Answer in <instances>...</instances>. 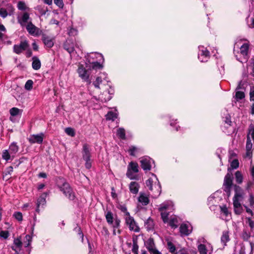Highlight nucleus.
<instances>
[{
  "label": "nucleus",
  "mask_w": 254,
  "mask_h": 254,
  "mask_svg": "<svg viewBox=\"0 0 254 254\" xmlns=\"http://www.w3.org/2000/svg\"><path fill=\"white\" fill-rule=\"evenodd\" d=\"M1 157L6 162L12 161L14 158V157H12L11 153L7 149L2 151Z\"/></svg>",
  "instance_id": "31"
},
{
  "label": "nucleus",
  "mask_w": 254,
  "mask_h": 254,
  "mask_svg": "<svg viewBox=\"0 0 254 254\" xmlns=\"http://www.w3.org/2000/svg\"><path fill=\"white\" fill-rule=\"evenodd\" d=\"M83 158L84 160H89L90 158V154L89 146L87 144H84L82 151Z\"/></svg>",
  "instance_id": "30"
},
{
  "label": "nucleus",
  "mask_w": 254,
  "mask_h": 254,
  "mask_svg": "<svg viewBox=\"0 0 254 254\" xmlns=\"http://www.w3.org/2000/svg\"><path fill=\"white\" fill-rule=\"evenodd\" d=\"M139 188V184L136 182H131L129 185V191L134 194H136L138 192Z\"/></svg>",
  "instance_id": "25"
},
{
  "label": "nucleus",
  "mask_w": 254,
  "mask_h": 254,
  "mask_svg": "<svg viewBox=\"0 0 254 254\" xmlns=\"http://www.w3.org/2000/svg\"><path fill=\"white\" fill-rule=\"evenodd\" d=\"M88 69H86L83 64H79L77 72L78 74L79 77H80L83 81H86L88 83L89 86L88 88L89 91H90L92 88V85H90L91 80L89 79L90 74L88 72Z\"/></svg>",
  "instance_id": "7"
},
{
  "label": "nucleus",
  "mask_w": 254,
  "mask_h": 254,
  "mask_svg": "<svg viewBox=\"0 0 254 254\" xmlns=\"http://www.w3.org/2000/svg\"><path fill=\"white\" fill-rule=\"evenodd\" d=\"M8 14V13L7 12V11L6 10V9L4 8H0V16L2 18H5Z\"/></svg>",
  "instance_id": "54"
},
{
  "label": "nucleus",
  "mask_w": 254,
  "mask_h": 254,
  "mask_svg": "<svg viewBox=\"0 0 254 254\" xmlns=\"http://www.w3.org/2000/svg\"><path fill=\"white\" fill-rule=\"evenodd\" d=\"M65 133L70 136H74L75 135V131L71 127H67L65 129Z\"/></svg>",
  "instance_id": "51"
},
{
  "label": "nucleus",
  "mask_w": 254,
  "mask_h": 254,
  "mask_svg": "<svg viewBox=\"0 0 254 254\" xmlns=\"http://www.w3.org/2000/svg\"><path fill=\"white\" fill-rule=\"evenodd\" d=\"M236 181L238 184H241L243 182V177L239 171H237L235 173Z\"/></svg>",
  "instance_id": "44"
},
{
  "label": "nucleus",
  "mask_w": 254,
  "mask_h": 254,
  "mask_svg": "<svg viewBox=\"0 0 254 254\" xmlns=\"http://www.w3.org/2000/svg\"><path fill=\"white\" fill-rule=\"evenodd\" d=\"M17 8L20 10H28L29 7L26 5L25 2L23 1H19L17 3Z\"/></svg>",
  "instance_id": "41"
},
{
  "label": "nucleus",
  "mask_w": 254,
  "mask_h": 254,
  "mask_svg": "<svg viewBox=\"0 0 254 254\" xmlns=\"http://www.w3.org/2000/svg\"><path fill=\"white\" fill-rule=\"evenodd\" d=\"M230 241L229 232L228 231H225L223 232L222 235L221 237V242L223 244V246L226 245L227 242Z\"/></svg>",
  "instance_id": "33"
},
{
  "label": "nucleus",
  "mask_w": 254,
  "mask_h": 254,
  "mask_svg": "<svg viewBox=\"0 0 254 254\" xmlns=\"http://www.w3.org/2000/svg\"><path fill=\"white\" fill-rule=\"evenodd\" d=\"M106 218L107 222L111 224L113 223V217L112 212L109 211L106 214Z\"/></svg>",
  "instance_id": "48"
},
{
  "label": "nucleus",
  "mask_w": 254,
  "mask_h": 254,
  "mask_svg": "<svg viewBox=\"0 0 254 254\" xmlns=\"http://www.w3.org/2000/svg\"><path fill=\"white\" fill-rule=\"evenodd\" d=\"M32 237L29 235H27L25 237V241L24 242L25 244V247H27L29 246L32 242Z\"/></svg>",
  "instance_id": "49"
},
{
  "label": "nucleus",
  "mask_w": 254,
  "mask_h": 254,
  "mask_svg": "<svg viewBox=\"0 0 254 254\" xmlns=\"http://www.w3.org/2000/svg\"><path fill=\"white\" fill-rule=\"evenodd\" d=\"M235 195L234 198L242 200L245 195L243 190L239 186L235 185L234 186Z\"/></svg>",
  "instance_id": "24"
},
{
  "label": "nucleus",
  "mask_w": 254,
  "mask_h": 254,
  "mask_svg": "<svg viewBox=\"0 0 254 254\" xmlns=\"http://www.w3.org/2000/svg\"><path fill=\"white\" fill-rule=\"evenodd\" d=\"M146 248L151 254H162L154 246V243L152 239H150L146 243Z\"/></svg>",
  "instance_id": "20"
},
{
  "label": "nucleus",
  "mask_w": 254,
  "mask_h": 254,
  "mask_svg": "<svg viewBox=\"0 0 254 254\" xmlns=\"http://www.w3.org/2000/svg\"><path fill=\"white\" fill-rule=\"evenodd\" d=\"M173 209V204L171 201L165 202L160 205L159 210L164 223L168 222V215L170 211Z\"/></svg>",
  "instance_id": "5"
},
{
  "label": "nucleus",
  "mask_w": 254,
  "mask_h": 254,
  "mask_svg": "<svg viewBox=\"0 0 254 254\" xmlns=\"http://www.w3.org/2000/svg\"><path fill=\"white\" fill-rule=\"evenodd\" d=\"M240 49V53L242 55L243 59L241 60L237 59L241 63L246 62L248 59V52L249 49V44L248 42H246L243 40H240L236 42L234 45V51L235 52L237 50Z\"/></svg>",
  "instance_id": "3"
},
{
  "label": "nucleus",
  "mask_w": 254,
  "mask_h": 254,
  "mask_svg": "<svg viewBox=\"0 0 254 254\" xmlns=\"http://www.w3.org/2000/svg\"><path fill=\"white\" fill-rule=\"evenodd\" d=\"M0 236L6 239L9 236V233L7 231H2L0 232Z\"/></svg>",
  "instance_id": "60"
},
{
  "label": "nucleus",
  "mask_w": 254,
  "mask_h": 254,
  "mask_svg": "<svg viewBox=\"0 0 254 254\" xmlns=\"http://www.w3.org/2000/svg\"><path fill=\"white\" fill-rule=\"evenodd\" d=\"M43 41L44 44L48 48H51L54 45V41L52 39L48 37H43Z\"/></svg>",
  "instance_id": "38"
},
{
  "label": "nucleus",
  "mask_w": 254,
  "mask_h": 254,
  "mask_svg": "<svg viewBox=\"0 0 254 254\" xmlns=\"http://www.w3.org/2000/svg\"><path fill=\"white\" fill-rule=\"evenodd\" d=\"M103 56L99 53H91L87 54L85 56V65L88 69H100L103 67L100 64L103 62Z\"/></svg>",
  "instance_id": "1"
},
{
  "label": "nucleus",
  "mask_w": 254,
  "mask_h": 254,
  "mask_svg": "<svg viewBox=\"0 0 254 254\" xmlns=\"http://www.w3.org/2000/svg\"><path fill=\"white\" fill-rule=\"evenodd\" d=\"M140 162L143 170L149 171L154 161L149 157H144L140 159Z\"/></svg>",
  "instance_id": "13"
},
{
  "label": "nucleus",
  "mask_w": 254,
  "mask_h": 254,
  "mask_svg": "<svg viewBox=\"0 0 254 254\" xmlns=\"http://www.w3.org/2000/svg\"><path fill=\"white\" fill-rule=\"evenodd\" d=\"M10 114L12 116H15L21 113V111L20 109L17 108H12L9 111Z\"/></svg>",
  "instance_id": "46"
},
{
  "label": "nucleus",
  "mask_w": 254,
  "mask_h": 254,
  "mask_svg": "<svg viewBox=\"0 0 254 254\" xmlns=\"http://www.w3.org/2000/svg\"><path fill=\"white\" fill-rule=\"evenodd\" d=\"M14 9L13 6L11 4L8 3L6 4V10L7 11L9 15H11L13 13Z\"/></svg>",
  "instance_id": "55"
},
{
  "label": "nucleus",
  "mask_w": 254,
  "mask_h": 254,
  "mask_svg": "<svg viewBox=\"0 0 254 254\" xmlns=\"http://www.w3.org/2000/svg\"><path fill=\"white\" fill-rule=\"evenodd\" d=\"M13 168L12 166H9L7 167L4 172V176H6L7 175H10L11 173L13 172Z\"/></svg>",
  "instance_id": "61"
},
{
  "label": "nucleus",
  "mask_w": 254,
  "mask_h": 254,
  "mask_svg": "<svg viewBox=\"0 0 254 254\" xmlns=\"http://www.w3.org/2000/svg\"><path fill=\"white\" fill-rule=\"evenodd\" d=\"M166 241L169 251L172 254H176V249L173 239L171 237H167L166 238Z\"/></svg>",
  "instance_id": "21"
},
{
  "label": "nucleus",
  "mask_w": 254,
  "mask_h": 254,
  "mask_svg": "<svg viewBox=\"0 0 254 254\" xmlns=\"http://www.w3.org/2000/svg\"><path fill=\"white\" fill-rule=\"evenodd\" d=\"M32 67L35 70H38L41 67V62L38 58L36 57H34L32 58Z\"/></svg>",
  "instance_id": "35"
},
{
  "label": "nucleus",
  "mask_w": 254,
  "mask_h": 254,
  "mask_svg": "<svg viewBox=\"0 0 254 254\" xmlns=\"http://www.w3.org/2000/svg\"><path fill=\"white\" fill-rule=\"evenodd\" d=\"M138 201L143 205H146L149 203V200L148 196L144 193H140L138 198Z\"/></svg>",
  "instance_id": "32"
},
{
  "label": "nucleus",
  "mask_w": 254,
  "mask_h": 254,
  "mask_svg": "<svg viewBox=\"0 0 254 254\" xmlns=\"http://www.w3.org/2000/svg\"><path fill=\"white\" fill-rule=\"evenodd\" d=\"M245 97V94L243 91H237L234 97L235 102L239 101Z\"/></svg>",
  "instance_id": "39"
},
{
  "label": "nucleus",
  "mask_w": 254,
  "mask_h": 254,
  "mask_svg": "<svg viewBox=\"0 0 254 254\" xmlns=\"http://www.w3.org/2000/svg\"><path fill=\"white\" fill-rule=\"evenodd\" d=\"M110 92L111 91H109L108 92H104V94H105V97H104V94H103L99 97V100H100L102 102H106L108 101H109L112 98L111 96V93Z\"/></svg>",
  "instance_id": "34"
},
{
  "label": "nucleus",
  "mask_w": 254,
  "mask_h": 254,
  "mask_svg": "<svg viewBox=\"0 0 254 254\" xmlns=\"http://www.w3.org/2000/svg\"><path fill=\"white\" fill-rule=\"evenodd\" d=\"M117 135L121 139L125 138V131L123 128H119L117 129Z\"/></svg>",
  "instance_id": "45"
},
{
  "label": "nucleus",
  "mask_w": 254,
  "mask_h": 254,
  "mask_svg": "<svg viewBox=\"0 0 254 254\" xmlns=\"http://www.w3.org/2000/svg\"><path fill=\"white\" fill-rule=\"evenodd\" d=\"M241 200V199L233 198V205L234 208L241 207V204L240 203Z\"/></svg>",
  "instance_id": "58"
},
{
  "label": "nucleus",
  "mask_w": 254,
  "mask_h": 254,
  "mask_svg": "<svg viewBox=\"0 0 254 254\" xmlns=\"http://www.w3.org/2000/svg\"><path fill=\"white\" fill-rule=\"evenodd\" d=\"M13 217L18 221H22L23 216L22 213L20 212H16L13 214Z\"/></svg>",
  "instance_id": "52"
},
{
  "label": "nucleus",
  "mask_w": 254,
  "mask_h": 254,
  "mask_svg": "<svg viewBox=\"0 0 254 254\" xmlns=\"http://www.w3.org/2000/svg\"><path fill=\"white\" fill-rule=\"evenodd\" d=\"M138 249V246L137 245L136 243L133 242L132 248V252L134 254H138L137 251Z\"/></svg>",
  "instance_id": "62"
},
{
  "label": "nucleus",
  "mask_w": 254,
  "mask_h": 254,
  "mask_svg": "<svg viewBox=\"0 0 254 254\" xmlns=\"http://www.w3.org/2000/svg\"><path fill=\"white\" fill-rule=\"evenodd\" d=\"M47 194L45 193L42 194L38 198L37 202V208L36 211L39 212L40 211V207H43L46 203V198Z\"/></svg>",
  "instance_id": "23"
},
{
  "label": "nucleus",
  "mask_w": 254,
  "mask_h": 254,
  "mask_svg": "<svg viewBox=\"0 0 254 254\" xmlns=\"http://www.w3.org/2000/svg\"><path fill=\"white\" fill-rule=\"evenodd\" d=\"M250 101H254V87H251L250 92Z\"/></svg>",
  "instance_id": "64"
},
{
  "label": "nucleus",
  "mask_w": 254,
  "mask_h": 254,
  "mask_svg": "<svg viewBox=\"0 0 254 254\" xmlns=\"http://www.w3.org/2000/svg\"><path fill=\"white\" fill-rule=\"evenodd\" d=\"M8 151H9L12 157H15L16 156V154L17 153L19 150V147L17 145L16 143L15 142H13L9 146L8 149H7Z\"/></svg>",
  "instance_id": "27"
},
{
  "label": "nucleus",
  "mask_w": 254,
  "mask_h": 254,
  "mask_svg": "<svg viewBox=\"0 0 254 254\" xmlns=\"http://www.w3.org/2000/svg\"><path fill=\"white\" fill-rule=\"evenodd\" d=\"M6 32V29L4 26L0 24V39L3 40L5 37Z\"/></svg>",
  "instance_id": "47"
},
{
  "label": "nucleus",
  "mask_w": 254,
  "mask_h": 254,
  "mask_svg": "<svg viewBox=\"0 0 254 254\" xmlns=\"http://www.w3.org/2000/svg\"><path fill=\"white\" fill-rule=\"evenodd\" d=\"M239 162L237 159H234L231 162V167L228 168V171L230 173L231 170L232 169H236L239 167Z\"/></svg>",
  "instance_id": "40"
},
{
  "label": "nucleus",
  "mask_w": 254,
  "mask_h": 254,
  "mask_svg": "<svg viewBox=\"0 0 254 254\" xmlns=\"http://www.w3.org/2000/svg\"><path fill=\"white\" fill-rule=\"evenodd\" d=\"M54 3L59 8H63L64 6L63 0H54Z\"/></svg>",
  "instance_id": "57"
},
{
  "label": "nucleus",
  "mask_w": 254,
  "mask_h": 254,
  "mask_svg": "<svg viewBox=\"0 0 254 254\" xmlns=\"http://www.w3.org/2000/svg\"><path fill=\"white\" fill-rule=\"evenodd\" d=\"M36 9H37L42 15H45L46 12L48 11L47 8H44L41 5H38L36 7Z\"/></svg>",
  "instance_id": "56"
},
{
  "label": "nucleus",
  "mask_w": 254,
  "mask_h": 254,
  "mask_svg": "<svg viewBox=\"0 0 254 254\" xmlns=\"http://www.w3.org/2000/svg\"><path fill=\"white\" fill-rule=\"evenodd\" d=\"M26 28L30 34L33 36H38L39 35V29L33 24L31 21H30L26 25Z\"/></svg>",
  "instance_id": "16"
},
{
  "label": "nucleus",
  "mask_w": 254,
  "mask_h": 254,
  "mask_svg": "<svg viewBox=\"0 0 254 254\" xmlns=\"http://www.w3.org/2000/svg\"><path fill=\"white\" fill-rule=\"evenodd\" d=\"M33 82L32 80H28L25 84V88L27 90H31L32 88Z\"/></svg>",
  "instance_id": "50"
},
{
  "label": "nucleus",
  "mask_w": 254,
  "mask_h": 254,
  "mask_svg": "<svg viewBox=\"0 0 254 254\" xmlns=\"http://www.w3.org/2000/svg\"><path fill=\"white\" fill-rule=\"evenodd\" d=\"M139 172V166L137 163L130 162L128 166L126 175L130 180L137 179V175L135 174Z\"/></svg>",
  "instance_id": "8"
},
{
  "label": "nucleus",
  "mask_w": 254,
  "mask_h": 254,
  "mask_svg": "<svg viewBox=\"0 0 254 254\" xmlns=\"http://www.w3.org/2000/svg\"><path fill=\"white\" fill-rule=\"evenodd\" d=\"M232 185V174L228 172L225 177L223 184V190L227 193L230 195V189Z\"/></svg>",
  "instance_id": "11"
},
{
  "label": "nucleus",
  "mask_w": 254,
  "mask_h": 254,
  "mask_svg": "<svg viewBox=\"0 0 254 254\" xmlns=\"http://www.w3.org/2000/svg\"><path fill=\"white\" fill-rule=\"evenodd\" d=\"M192 228H189V225L186 224H183L180 227V231L181 234L188 236L191 232Z\"/></svg>",
  "instance_id": "28"
},
{
  "label": "nucleus",
  "mask_w": 254,
  "mask_h": 254,
  "mask_svg": "<svg viewBox=\"0 0 254 254\" xmlns=\"http://www.w3.org/2000/svg\"><path fill=\"white\" fill-rule=\"evenodd\" d=\"M68 35L69 36H75L77 34V31L74 28H70L68 31Z\"/></svg>",
  "instance_id": "63"
},
{
  "label": "nucleus",
  "mask_w": 254,
  "mask_h": 254,
  "mask_svg": "<svg viewBox=\"0 0 254 254\" xmlns=\"http://www.w3.org/2000/svg\"><path fill=\"white\" fill-rule=\"evenodd\" d=\"M251 138H252L254 142V126L253 125H251L249 127V132L247 135L246 143V156L249 158H251L252 156L253 143L251 142Z\"/></svg>",
  "instance_id": "6"
},
{
  "label": "nucleus",
  "mask_w": 254,
  "mask_h": 254,
  "mask_svg": "<svg viewBox=\"0 0 254 254\" xmlns=\"http://www.w3.org/2000/svg\"><path fill=\"white\" fill-rule=\"evenodd\" d=\"M22 243L20 238H17L14 240L13 245L11 246L12 250L15 251L16 254H18L21 250Z\"/></svg>",
  "instance_id": "19"
},
{
  "label": "nucleus",
  "mask_w": 254,
  "mask_h": 254,
  "mask_svg": "<svg viewBox=\"0 0 254 254\" xmlns=\"http://www.w3.org/2000/svg\"><path fill=\"white\" fill-rule=\"evenodd\" d=\"M137 148L134 146H130L128 150V152L129 153L130 155L134 156L135 155V152L137 151Z\"/></svg>",
  "instance_id": "59"
},
{
  "label": "nucleus",
  "mask_w": 254,
  "mask_h": 254,
  "mask_svg": "<svg viewBox=\"0 0 254 254\" xmlns=\"http://www.w3.org/2000/svg\"><path fill=\"white\" fill-rule=\"evenodd\" d=\"M169 223V225L172 228H176L178 226V221L176 216H173L171 217L169 221L168 222Z\"/></svg>",
  "instance_id": "37"
},
{
  "label": "nucleus",
  "mask_w": 254,
  "mask_h": 254,
  "mask_svg": "<svg viewBox=\"0 0 254 254\" xmlns=\"http://www.w3.org/2000/svg\"><path fill=\"white\" fill-rule=\"evenodd\" d=\"M117 118V114L112 111L109 112L106 115L107 120L114 121Z\"/></svg>",
  "instance_id": "43"
},
{
  "label": "nucleus",
  "mask_w": 254,
  "mask_h": 254,
  "mask_svg": "<svg viewBox=\"0 0 254 254\" xmlns=\"http://www.w3.org/2000/svg\"><path fill=\"white\" fill-rule=\"evenodd\" d=\"M246 223L248 224L252 231L254 230V219L252 217L246 218Z\"/></svg>",
  "instance_id": "42"
},
{
  "label": "nucleus",
  "mask_w": 254,
  "mask_h": 254,
  "mask_svg": "<svg viewBox=\"0 0 254 254\" xmlns=\"http://www.w3.org/2000/svg\"><path fill=\"white\" fill-rule=\"evenodd\" d=\"M154 223L153 220L151 218H148L145 222V227L148 231L153 229Z\"/></svg>",
  "instance_id": "36"
},
{
  "label": "nucleus",
  "mask_w": 254,
  "mask_h": 254,
  "mask_svg": "<svg viewBox=\"0 0 254 254\" xmlns=\"http://www.w3.org/2000/svg\"><path fill=\"white\" fill-rule=\"evenodd\" d=\"M28 47V44L26 42H22L19 45H15L13 47L14 52L19 54L22 51L25 50Z\"/></svg>",
  "instance_id": "22"
},
{
  "label": "nucleus",
  "mask_w": 254,
  "mask_h": 254,
  "mask_svg": "<svg viewBox=\"0 0 254 254\" xmlns=\"http://www.w3.org/2000/svg\"><path fill=\"white\" fill-rule=\"evenodd\" d=\"M124 218L126 224L128 227L130 231H132L135 232H138L139 231V227L135 221L134 218L130 215L129 213H127V216Z\"/></svg>",
  "instance_id": "10"
},
{
  "label": "nucleus",
  "mask_w": 254,
  "mask_h": 254,
  "mask_svg": "<svg viewBox=\"0 0 254 254\" xmlns=\"http://www.w3.org/2000/svg\"><path fill=\"white\" fill-rule=\"evenodd\" d=\"M219 192L216 191L211 195L208 198V202L210 205H215L219 203L221 197L219 196Z\"/></svg>",
  "instance_id": "18"
},
{
  "label": "nucleus",
  "mask_w": 254,
  "mask_h": 254,
  "mask_svg": "<svg viewBox=\"0 0 254 254\" xmlns=\"http://www.w3.org/2000/svg\"><path fill=\"white\" fill-rule=\"evenodd\" d=\"M197 250L200 254H211L213 252L212 246L209 243H207V244L198 245Z\"/></svg>",
  "instance_id": "14"
},
{
  "label": "nucleus",
  "mask_w": 254,
  "mask_h": 254,
  "mask_svg": "<svg viewBox=\"0 0 254 254\" xmlns=\"http://www.w3.org/2000/svg\"><path fill=\"white\" fill-rule=\"evenodd\" d=\"M58 185L61 190L70 200H73L75 198L74 193L69 185L64 181L63 178H59L58 181Z\"/></svg>",
  "instance_id": "4"
},
{
  "label": "nucleus",
  "mask_w": 254,
  "mask_h": 254,
  "mask_svg": "<svg viewBox=\"0 0 254 254\" xmlns=\"http://www.w3.org/2000/svg\"><path fill=\"white\" fill-rule=\"evenodd\" d=\"M152 177L146 182V185L149 189L152 191L154 197L159 196L161 191V188L158 178L154 174H151Z\"/></svg>",
  "instance_id": "2"
},
{
  "label": "nucleus",
  "mask_w": 254,
  "mask_h": 254,
  "mask_svg": "<svg viewBox=\"0 0 254 254\" xmlns=\"http://www.w3.org/2000/svg\"><path fill=\"white\" fill-rule=\"evenodd\" d=\"M207 243H208L206 241V240L203 237H199L198 240H197V245H204L207 244Z\"/></svg>",
  "instance_id": "53"
},
{
  "label": "nucleus",
  "mask_w": 254,
  "mask_h": 254,
  "mask_svg": "<svg viewBox=\"0 0 254 254\" xmlns=\"http://www.w3.org/2000/svg\"><path fill=\"white\" fill-rule=\"evenodd\" d=\"M220 208L221 216L223 219L227 220V217H230V213L227 207L225 205L219 206Z\"/></svg>",
  "instance_id": "29"
},
{
  "label": "nucleus",
  "mask_w": 254,
  "mask_h": 254,
  "mask_svg": "<svg viewBox=\"0 0 254 254\" xmlns=\"http://www.w3.org/2000/svg\"><path fill=\"white\" fill-rule=\"evenodd\" d=\"M64 49L69 54L72 53L74 50V44L70 40H67L64 45Z\"/></svg>",
  "instance_id": "26"
},
{
  "label": "nucleus",
  "mask_w": 254,
  "mask_h": 254,
  "mask_svg": "<svg viewBox=\"0 0 254 254\" xmlns=\"http://www.w3.org/2000/svg\"><path fill=\"white\" fill-rule=\"evenodd\" d=\"M17 21L21 26H26L28 22L31 21L29 14L27 12L23 13L21 15L18 16Z\"/></svg>",
  "instance_id": "15"
},
{
  "label": "nucleus",
  "mask_w": 254,
  "mask_h": 254,
  "mask_svg": "<svg viewBox=\"0 0 254 254\" xmlns=\"http://www.w3.org/2000/svg\"><path fill=\"white\" fill-rule=\"evenodd\" d=\"M103 82H106L107 85L111 88L110 82L109 81L107 74L105 72L101 73L97 77L95 81H93V85L96 89H99V85Z\"/></svg>",
  "instance_id": "9"
},
{
  "label": "nucleus",
  "mask_w": 254,
  "mask_h": 254,
  "mask_svg": "<svg viewBox=\"0 0 254 254\" xmlns=\"http://www.w3.org/2000/svg\"><path fill=\"white\" fill-rule=\"evenodd\" d=\"M44 134L40 133L39 134L31 135L28 138V140L31 143L41 144L43 141Z\"/></svg>",
  "instance_id": "17"
},
{
  "label": "nucleus",
  "mask_w": 254,
  "mask_h": 254,
  "mask_svg": "<svg viewBox=\"0 0 254 254\" xmlns=\"http://www.w3.org/2000/svg\"><path fill=\"white\" fill-rule=\"evenodd\" d=\"M209 52L203 46L198 47V59L201 62H205L209 58Z\"/></svg>",
  "instance_id": "12"
}]
</instances>
